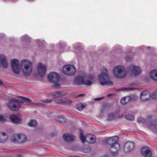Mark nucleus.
<instances>
[{
	"label": "nucleus",
	"instance_id": "1",
	"mask_svg": "<svg viewBox=\"0 0 157 157\" xmlns=\"http://www.w3.org/2000/svg\"><path fill=\"white\" fill-rule=\"evenodd\" d=\"M11 66L13 72L16 74H19L21 71L22 72L25 76H29L32 73L33 70V65L32 62L30 60L24 59L20 62L17 59H12L10 62Z\"/></svg>",
	"mask_w": 157,
	"mask_h": 157
},
{
	"label": "nucleus",
	"instance_id": "2",
	"mask_svg": "<svg viewBox=\"0 0 157 157\" xmlns=\"http://www.w3.org/2000/svg\"><path fill=\"white\" fill-rule=\"evenodd\" d=\"M17 97L21 100L11 98L7 103L8 107L11 111H18L21 108V105L22 104L24 105L33 104L36 106H45V105L42 103L32 102V101L29 98L20 96H18Z\"/></svg>",
	"mask_w": 157,
	"mask_h": 157
},
{
	"label": "nucleus",
	"instance_id": "3",
	"mask_svg": "<svg viewBox=\"0 0 157 157\" xmlns=\"http://www.w3.org/2000/svg\"><path fill=\"white\" fill-rule=\"evenodd\" d=\"M98 81L102 85L111 86L113 82L110 80L108 70L105 67L101 68L100 73L97 76Z\"/></svg>",
	"mask_w": 157,
	"mask_h": 157
},
{
	"label": "nucleus",
	"instance_id": "4",
	"mask_svg": "<svg viewBox=\"0 0 157 157\" xmlns=\"http://www.w3.org/2000/svg\"><path fill=\"white\" fill-rule=\"evenodd\" d=\"M113 77L119 79H124L127 75V71L125 68L122 65L115 66L113 69Z\"/></svg>",
	"mask_w": 157,
	"mask_h": 157
},
{
	"label": "nucleus",
	"instance_id": "5",
	"mask_svg": "<svg viewBox=\"0 0 157 157\" xmlns=\"http://www.w3.org/2000/svg\"><path fill=\"white\" fill-rule=\"evenodd\" d=\"M127 70L131 76H137L140 75L142 72L141 68L139 66L131 65L127 68Z\"/></svg>",
	"mask_w": 157,
	"mask_h": 157
},
{
	"label": "nucleus",
	"instance_id": "6",
	"mask_svg": "<svg viewBox=\"0 0 157 157\" xmlns=\"http://www.w3.org/2000/svg\"><path fill=\"white\" fill-rule=\"evenodd\" d=\"M62 71L66 75L72 76L76 73V70L74 65L68 64L65 65L63 67Z\"/></svg>",
	"mask_w": 157,
	"mask_h": 157
},
{
	"label": "nucleus",
	"instance_id": "7",
	"mask_svg": "<svg viewBox=\"0 0 157 157\" xmlns=\"http://www.w3.org/2000/svg\"><path fill=\"white\" fill-rule=\"evenodd\" d=\"M67 93L63 91H57L54 93L53 95L52 100L57 104H64V101L62 99H59V98L66 95Z\"/></svg>",
	"mask_w": 157,
	"mask_h": 157
},
{
	"label": "nucleus",
	"instance_id": "8",
	"mask_svg": "<svg viewBox=\"0 0 157 157\" xmlns=\"http://www.w3.org/2000/svg\"><path fill=\"white\" fill-rule=\"evenodd\" d=\"M46 71V65L42 63H39L36 67L37 74L40 76L42 77L44 75Z\"/></svg>",
	"mask_w": 157,
	"mask_h": 157
},
{
	"label": "nucleus",
	"instance_id": "9",
	"mask_svg": "<svg viewBox=\"0 0 157 157\" xmlns=\"http://www.w3.org/2000/svg\"><path fill=\"white\" fill-rule=\"evenodd\" d=\"M119 137L118 136H115L108 137L105 142V143L107 144V147H110L113 145L114 144H116V146L118 147V141Z\"/></svg>",
	"mask_w": 157,
	"mask_h": 157
},
{
	"label": "nucleus",
	"instance_id": "10",
	"mask_svg": "<svg viewBox=\"0 0 157 157\" xmlns=\"http://www.w3.org/2000/svg\"><path fill=\"white\" fill-rule=\"evenodd\" d=\"M148 78H146L147 80L149 79L157 82V69H154L150 71L148 73Z\"/></svg>",
	"mask_w": 157,
	"mask_h": 157
},
{
	"label": "nucleus",
	"instance_id": "11",
	"mask_svg": "<svg viewBox=\"0 0 157 157\" xmlns=\"http://www.w3.org/2000/svg\"><path fill=\"white\" fill-rule=\"evenodd\" d=\"M60 78V76L59 74L52 72L49 73L48 75V78L49 81L52 82H55L58 81Z\"/></svg>",
	"mask_w": 157,
	"mask_h": 157
},
{
	"label": "nucleus",
	"instance_id": "12",
	"mask_svg": "<svg viewBox=\"0 0 157 157\" xmlns=\"http://www.w3.org/2000/svg\"><path fill=\"white\" fill-rule=\"evenodd\" d=\"M10 121L14 124H20L22 121V119L17 115L15 114H12L9 116Z\"/></svg>",
	"mask_w": 157,
	"mask_h": 157
},
{
	"label": "nucleus",
	"instance_id": "13",
	"mask_svg": "<svg viewBox=\"0 0 157 157\" xmlns=\"http://www.w3.org/2000/svg\"><path fill=\"white\" fill-rule=\"evenodd\" d=\"M134 143L132 141H128L125 144L123 150L125 152H129L134 148Z\"/></svg>",
	"mask_w": 157,
	"mask_h": 157
},
{
	"label": "nucleus",
	"instance_id": "14",
	"mask_svg": "<svg viewBox=\"0 0 157 157\" xmlns=\"http://www.w3.org/2000/svg\"><path fill=\"white\" fill-rule=\"evenodd\" d=\"M118 147L116 146V144H114L110 147H108L109 151L113 156L117 155L118 154V151L120 148V145L118 143Z\"/></svg>",
	"mask_w": 157,
	"mask_h": 157
},
{
	"label": "nucleus",
	"instance_id": "15",
	"mask_svg": "<svg viewBox=\"0 0 157 157\" xmlns=\"http://www.w3.org/2000/svg\"><path fill=\"white\" fill-rule=\"evenodd\" d=\"M142 154L145 157H151L152 153L151 148L147 146L143 147L141 149Z\"/></svg>",
	"mask_w": 157,
	"mask_h": 157
},
{
	"label": "nucleus",
	"instance_id": "16",
	"mask_svg": "<svg viewBox=\"0 0 157 157\" xmlns=\"http://www.w3.org/2000/svg\"><path fill=\"white\" fill-rule=\"evenodd\" d=\"M63 139L67 142L74 141L75 139V136L70 133H64L63 135Z\"/></svg>",
	"mask_w": 157,
	"mask_h": 157
},
{
	"label": "nucleus",
	"instance_id": "17",
	"mask_svg": "<svg viewBox=\"0 0 157 157\" xmlns=\"http://www.w3.org/2000/svg\"><path fill=\"white\" fill-rule=\"evenodd\" d=\"M95 78L94 75L92 74H89L86 75V76L85 78H87V80H84L83 84L87 86H90L93 83V80Z\"/></svg>",
	"mask_w": 157,
	"mask_h": 157
},
{
	"label": "nucleus",
	"instance_id": "18",
	"mask_svg": "<svg viewBox=\"0 0 157 157\" xmlns=\"http://www.w3.org/2000/svg\"><path fill=\"white\" fill-rule=\"evenodd\" d=\"M86 75L83 73L81 75L78 76L75 79V83L78 84H83L84 79L86 78Z\"/></svg>",
	"mask_w": 157,
	"mask_h": 157
},
{
	"label": "nucleus",
	"instance_id": "19",
	"mask_svg": "<svg viewBox=\"0 0 157 157\" xmlns=\"http://www.w3.org/2000/svg\"><path fill=\"white\" fill-rule=\"evenodd\" d=\"M8 65V61L6 56L3 54H0V67L2 66L7 68Z\"/></svg>",
	"mask_w": 157,
	"mask_h": 157
},
{
	"label": "nucleus",
	"instance_id": "20",
	"mask_svg": "<svg viewBox=\"0 0 157 157\" xmlns=\"http://www.w3.org/2000/svg\"><path fill=\"white\" fill-rule=\"evenodd\" d=\"M147 94H149V92L147 90H145L142 92L140 94V98L143 101H148V98H143L145 97Z\"/></svg>",
	"mask_w": 157,
	"mask_h": 157
},
{
	"label": "nucleus",
	"instance_id": "21",
	"mask_svg": "<svg viewBox=\"0 0 157 157\" xmlns=\"http://www.w3.org/2000/svg\"><path fill=\"white\" fill-rule=\"evenodd\" d=\"M16 137H17L18 139L19 140L22 139L20 142H19L20 144H23L27 140V137L26 136L25 134H21V135L19 134H16Z\"/></svg>",
	"mask_w": 157,
	"mask_h": 157
},
{
	"label": "nucleus",
	"instance_id": "22",
	"mask_svg": "<svg viewBox=\"0 0 157 157\" xmlns=\"http://www.w3.org/2000/svg\"><path fill=\"white\" fill-rule=\"evenodd\" d=\"M128 97V102H129L130 101H134L136 100V99L138 98L137 96L135 94H131L129 96H127Z\"/></svg>",
	"mask_w": 157,
	"mask_h": 157
},
{
	"label": "nucleus",
	"instance_id": "23",
	"mask_svg": "<svg viewBox=\"0 0 157 157\" xmlns=\"http://www.w3.org/2000/svg\"><path fill=\"white\" fill-rule=\"evenodd\" d=\"M56 120L58 122L63 123L65 122L66 119L63 115L59 116L56 118Z\"/></svg>",
	"mask_w": 157,
	"mask_h": 157
},
{
	"label": "nucleus",
	"instance_id": "24",
	"mask_svg": "<svg viewBox=\"0 0 157 157\" xmlns=\"http://www.w3.org/2000/svg\"><path fill=\"white\" fill-rule=\"evenodd\" d=\"M115 119L114 113H112L108 114V117L106 119V120L108 121H111Z\"/></svg>",
	"mask_w": 157,
	"mask_h": 157
},
{
	"label": "nucleus",
	"instance_id": "25",
	"mask_svg": "<svg viewBox=\"0 0 157 157\" xmlns=\"http://www.w3.org/2000/svg\"><path fill=\"white\" fill-rule=\"evenodd\" d=\"M38 124V122L35 120H32L29 122L27 123V125L31 127H36Z\"/></svg>",
	"mask_w": 157,
	"mask_h": 157
},
{
	"label": "nucleus",
	"instance_id": "26",
	"mask_svg": "<svg viewBox=\"0 0 157 157\" xmlns=\"http://www.w3.org/2000/svg\"><path fill=\"white\" fill-rule=\"evenodd\" d=\"M146 122L149 125H150L153 123H155L156 122V121L155 120H153L151 116H149L147 117Z\"/></svg>",
	"mask_w": 157,
	"mask_h": 157
},
{
	"label": "nucleus",
	"instance_id": "27",
	"mask_svg": "<svg viewBox=\"0 0 157 157\" xmlns=\"http://www.w3.org/2000/svg\"><path fill=\"white\" fill-rule=\"evenodd\" d=\"M80 139L82 142V143H84L86 141V137L83 134V131L81 129H80Z\"/></svg>",
	"mask_w": 157,
	"mask_h": 157
},
{
	"label": "nucleus",
	"instance_id": "28",
	"mask_svg": "<svg viewBox=\"0 0 157 157\" xmlns=\"http://www.w3.org/2000/svg\"><path fill=\"white\" fill-rule=\"evenodd\" d=\"M149 127L150 129L153 132H157V124L156 122L155 123H153L151 125H149Z\"/></svg>",
	"mask_w": 157,
	"mask_h": 157
},
{
	"label": "nucleus",
	"instance_id": "29",
	"mask_svg": "<svg viewBox=\"0 0 157 157\" xmlns=\"http://www.w3.org/2000/svg\"><path fill=\"white\" fill-rule=\"evenodd\" d=\"M113 103H105L103 105V108L106 109H109L113 106Z\"/></svg>",
	"mask_w": 157,
	"mask_h": 157
},
{
	"label": "nucleus",
	"instance_id": "30",
	"mask_svg": "<svg viewBox=\"0 0 157 157\" xmlns=\"http://www.w3.org/2000/svg\"><path fill=\"white\" fill-rule=\"evenodd\" d=\"M124 117L128 120L130 121H132L135 119L134 115L131 114L126 115Z\"/></svg>",
	"mask_w": 157,
	"mask_h": 157
},
{
	"label": "nucleus",
	"instance_id": "31",
	"mask_svg": "<svg viewBox=\"0 0 157 157\" xmlns=\"http://www.w3.org/2000/svg\"><path fill=\"white\" fill-rule=\"evenodd\" d=\"M76 107L77 109L81 111L85 108V106L84 105L81 104L77 105H76Z\"/></svg>",
	"mask_w": 157,
	"mask_h": 157
},
{
	"label": "nucleus",
	"instance_id": "32",
	"mask_svg": "<svg viewBox=\"0 0 157 157\" xmlns=\"http://www.w3.org/2000/svg\"><path fill=\"white\" fill-rule=\"evenodd\" d=\"M137 121L138 123L144 124L146 122V120L142 117H139L138 118Z\"/></svg>",
	"mask_w": 157,
	"mask_h": 157
},
{
	"label": "nucleus",
	"instance_id": "33",
	"mask_svg": "<svg viewBox=\"0 0 157 157\" xmlns=\"http://www.w3.org/2000/svg\"><path fill=\"white\" fill-rule=\"evenodd\" d=\"M90 139L91 141L89 143L91 144H94L96 141V138L95 135H93L90 138Z\"/></svg>",
	"mask_w": 157,
	"mask_h": 157
},
{
	"label": "nucleus",
	"instance_id": "34",
	"mask_svg": "<svg viewBox=\"0 0 157 157\" xmlns=\"http://www.w3.org/2000/svg\"><path fill=\"white\" fill-rule=\"evenodd\" d=\"M127 98H128L127 96L122 98L121 100V103L124 105L127 104L128 102V101L127 102L126 101Z\"/></svg>",
	"mask_w": 157,
	"mask_h": 157
},
{
	"label": "nucleus",
	"instance_id": "35",
	"mask_svg": "<svg viewBox=\"0 0 157 157\" xmlns=\"http://www.w3.org/2000/svg\"><path fill=\"white\" fill-rule=\"evenodd\" d=\"M11 141L14 143H16V142H19V141H17L16 139V134L13 135L10 139Z\"/></svg>",
	"mask_w": 157,
	"mask_h": 157
},
{
	"label": "nucleus",
	"instance_id": "36",
	"mask_svg": "<svg viewBox=\"0 0 157 157\" xmlns=\"http://www.w3.org/2000/svg\"><path fill=\"white\" fill-rule=\"evenodd\" d=\"M21 38L23 40L26 41H28L30 39V37H28L27 35H26L22 36L21 37Z\"/></svg>",
	"mask_w": 157,
	"mask_h": 157
},
{
	"label": "nucleus",
	"instance_id": "37",
	"mask_svg": "<svg viewBox=\"0 0 157 157\" xmlns=\"http://www.w3.org/2000/svg\"><path fill=\"white\" fill-rule=\"evenodd\" d=\"M6 138H4L1 135V132H0V142L4 143L6 140Z\"/></svg>",
	"mask_w": 157,
	"mask_h": 157
},
{
	"label": "nucleus",
	"instance_id": "38",
	"mask_svg": "<svg viewBox=\"0 0 157 157\" xmlns=\"http://www.w3.org/2000/svg\"><path fill=\"white\" fill-rule=\"evenodd\" d=\"M150 96L152 99L154 100H157V98L156 97V94L155 93V92L152 93L150 95Z\"/></svg>",
	"mask_w": 157,
	"mask_h": 157
},
{
	"label": "nucleus",
	"instance_id": "39",
	"mask_svg": "<svg viewBox=\"0 0 157 157\" xmlns=\"http://www.w3.org/2000/svg\"><path fill=\"white\" fill-rule=\"evenodd\" d=\"M6 119L3 115H0V122H6Z\"/></svg>",
	"mask_w": 157,
	"mask_h": 157
},
{
	"label": "nucleus",
	"instance_id": "40",
	"mask_svg": "<svg viewBox=\"0 0 157 157\" xmlns=\"http://www.w3.org/2000/svg\"><path fill=\"white\" fill-rule=\"evenodd\" d=\"M72 102V101L68 99L66 100H64V104L66 105H71Z\"/></svg>",
	"mask_w": 157,
	"mask_h": 157
},
{
	"label": "nucleus",
	"instance_id": "41",
	"mask_svg": "<svg viewBox=\"0 0 157 157\" xmlns=\"http://www.w3.org/2000/svg\"><path fill=\"white\" fill-rule=\"evenodd\" d=\"M52 87L53 88H60L61 87V86L60 84L59 83H56L54 84L52 86Z\"/></svg>",
	"mask_w": 157,
	"mask_h": 157
},
{
	"label": "nucleus",
	"instance_id": "42",
	"mask_svg": "<svg viewBox=\"0 0 157 157\" xmlns=\"http://www.w3.org/2000/svg\"><path fill=\"white\" fill-rule=\"evenodd\" d=\"M90 148H83L82 149V151L85 152H88L90 151Z\"/></svg>",
	"mask_w": 157,
	"mask_h": 157
},
{
	"label": "nucleus",
	"instance_id": "43",
	"mask_svg": "<svg viewBox=\"0 0 157 157\" xmlns=\"http://www.w3.org/2000/svg\"><path fill=\"white\" fill-rule=\"evenodd\" d=\"M1 135L4 137V138H6V139H7L8 136L7 135L6 133L4 132H1Z\"/></svg>",
	"mask_w": 157,
	"mask_h": 157
},
{
	"label": "nucleus",
	"instance_id": "44",
	"mask_svg": "<svg viewBox=\"0 0 157 157\" xmlns=\"http://www.w3.org/2000/svg\"><path fill=\"white\" fill-rule=\"evenodd\" d=\"M105 98L104 97H101L99 98H98L94 99L95 101H99L102 99H103Z\"/></svg>",
	"mask_w": 157,
	"mask_h": 157
},
{
	"label": "nucleus",
	"instance_id": "45",
	"mask_svg": "<svg viewBox=\"0 0 157 157\" xmlns=\"http://www.w3.org/2000/svg\"><path fill=\"white\" fill-rule=\"evenodd\" d=\"M126 60L127 61H129L132 59V57L131 56H127L126 58Z\"/></svg>",
	"mask_w": 157,
	"mask_h": 157
},
{
	"label": "nucleus",
	"instance_id": "46",
	"mask_svg": "<svg viewBox=\"0 0 157 157\" xmlns=\"http://www.w3.org/2000/svg\"><path fill=\"white\" fill-rule=\"evenodd\" d=\"M122 91H129L135 89H118Z\"/></svg>",
	"mask_w": 157,
	"mask_h": 157
},
{
	"label": "nucleus",
	"instance_id": "47",
	"mask_svg": "<svg viewBox=\"0 0 157 157\" xmlns=\"http://www.w3.org/2000/svg\"><path fill=\"white\" fill-rule=\"evenodd\" d=\"M52 101H53L52 100H52H51V99H46L45 101H43V102H44L47 103H50V102Z\"/></svg>",
	"mask_w": 157,
	"mask_h": 157
},
{
	"label": "nucleus",
	"instance_id": "48",
	"mask_svg": "<svg viewBox=\"0 0 157 157\" xmlns=\"http://www.w3.org/2000/svg\"><path fill=\"white\" fill-rule=\"evenodd\" d=\"M115 96V94H107V97H111Z\"/></svg>",
	"mask_w": 157,
	"mask_h": 157
},
{
	"label": "nucleus",
	"instance_id": "49",
	"mask_svg": "<svg viewBox=\"0 0 157 157\" xmlns=\"http://www.w3.org/2000/svg\"><path fill=\"white\" fill-rule=\"evenodd\" d=\"M86 96V95H85L84 94H80L79 95H78L77 97H81V98H83Z\"/></svg>",
	"mask_w": 157,
	"mask_h": 157
},
{
	"label": "nucleus",
	"instance_id": "50",
	"mask_svg": "<svg viewBox=\"0 0 157 157\" xmlns=\"http://www.w3.org/2000/svg\"><path fill=\"white\" fill-rule=\"evenodd\" d=\"M105 110H106V109H104L103 106H102V108L101 110V113H103L104 112Z\"/></svg>",
	"mask_w": 157,
	"mask_h": 157
},
{
	"label": "nucleus",
	"instance_id": "51",
	"mask_svg": "<svg viewBox=\"0 0 157 157\" xmlns=\"http://www.w3.org/2000/svg\"><path fill=\"white\" fill-rule=\"evenodd\" d=\"M124 116V114H122L121 115H118L117 117L118 118H120Z\"/></svg>",
	"mask_w": 157,
	"mask_h": 157
},
{
	"label": "nucleus",
	"instance_id": "52",
	"mask_svg": "<svg viewBox=\"0 0 157 157\" xmlns=\"http://www.w3.org/2000/svg\"><path fill=\"white\" fill-rule=\"evenodd\" d=\"M22 155L21 154H17V157H21Z\"/></svg>",
	"mask_w": 157,
	"mask_h": 157
},
{
	"label": "nucleus",
	"instance_id": "53",
	"mask_svg": "<svg viewBox=\"0 0 157 157\" xmlns=\"http://www.w3.org/2000/svg\"><path fill=\"white\" fill-rule=\"evenodd\" d=\"M100 157H109V156H108L107 155H104L102 156H101Z\"/></svg>",
	"mask_w": 157,
	"mask_h": 157
},
{
	"label": "nucleus",
	"instance_id": "54",
	"mask_svg": "<svg viewBox=\"0 0 157 157\" xmlns=\"http://www.w3.org/2000/svg\"><path fill=\"white\" fill-rule=\"evenodd\" d=\"M3 84V82H2V81L0 80V85H2Z\"/></svg>",
	"mask_w": 157,
	"mask_h": 157
},
{
	"label": "nucleus",
	"instance_id": "55",
	"mask_svg": "<svg viewBox=\"0 0 157 157\" xmlns=\"http://www.w3.org/2000/svg\"><path fill=\"white\" fill-rule=\"evenodd\" d=\"M68 157H79L77 156H70Z\"/></svg>",
	"mask_w": 157,
	"mask_h": 157
},
{
	"label": "nucleus",
	"instance_id": "56",
	"mask_svg": "<svg viewBox=\"0 0 157 157\" xmlns=\"http://www.w3.org/2000/svg\"><path fill=\"white\" fill-rule=\"evenodd\" d=\"M122 88V89H123V88H124V87H122V88Z\"/></svg>",
	"mask_w": 157,
	"mask_h": 157
}]
</instances>
